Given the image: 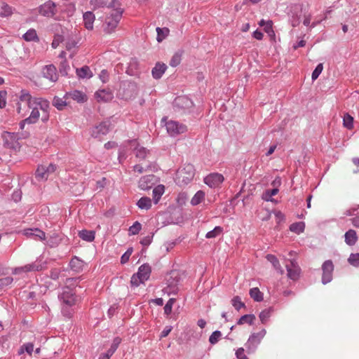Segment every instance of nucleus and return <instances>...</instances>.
Returning a JSON list of instances; mask_svg holds the SVG:
<instances>
[{
	"label": "nucleus",
	"mask_w": 359,
	"mask_h": 359,
	"mask_svg": "<svg viewBox=\"0 0 359 359\" xmlns=\"http://www.w3.org/2000/svg\"><path fill=\"white\" fill-rule=\"evenodd\" d=\"M58 299L61 303L62 314L67 318H71L75 312L76 304L80 301L79 297L72 288L65 287L58 294Z\"/></svg>",
	"instance_id": "f257e3e1"
},
{
	"label": "nucleus",
	"mask_w": 359,
	"mask_h": 359,
	"mask_svg": "<svg viewBox=\"0 0 359 359\" xmlns=\"http://www.w3.org/2000/svg\"><path fill=\"white\" fill-rule=\"evenodd\" d=\"M123 13L121 8L113 9L109 16L107 17L104 22V32L107 34L112 33L118 26Z\"/></svg>",
	"instance_id": "f03ea898"
},
{
	"label": "nucleus",
	"mask_w": 359,
	"mask_h": 359,
	"mask_svg": "<svg viewBox=\"0 0 359 359\" xmlns=\"http://www.w3.org/2000/svg\"><path fill=\"white\" fill-rule=\"evenodd\" d=\"M151 267L148 264L141 265L137 273H134L130 278V285L133 287H138L144 283L150 277Z\"/></svg>",
	"instance_id": "7ed1b4c3"
},
{
	"label": "nucleus",
	"mask_w": 359,
	"mask_h": 359,
	"mask_svg": "<svg viewBox=\"0 0 359 359\" xmlns=\"http://www.w3.org/2000/svg\"><path fill=\"white\" fill-rule=\"evenodd\" d=\"M266 334V330L263 328L259 332H253L250 335L248 339L245 344V346L248 354H252L256 352Z\"/></svg>",
	"instance_id": "20e7f679"
},
{
	"label": "nucleus",
	"mask_w": 359,
	"mask_h": 359,
	"mask_svg": "<svg viewBox=\"0 0 359 359\" xmlns=\"http://www.w3.org/2000/svg\"><path fill=\"white\" fill-rule=\"evenodd\" d=\"M37 10L39 14L43 17L51 18L55 20H59V17L57 15V4L51 0H48L40 5L37 8Z\"/></svg>",
	"instance_id": "39448f33"
},
{
	"label": "nucleus",
	"mask_w": 359,
	"mask_h": 359,
	"mask_svg": "<svg viewBox=\"0 0 359 359\" xmlns=\"http://www.w3.org/2000/svg\"><path fill=\"white\" fill-rule=\"evenodd\" d=\"M28 108L31 109L32 111L29 116L26 118L27 121H29V123L32 124L36 123L39 118V109L42 111H47V109H49L50 108V104L47 100L42 98L36 102L34 106L29 107Z\"/></svg>",
	"instance_id": "423d86ee"
},
{
	"label": "nucleus",
	"mask_w": 359,
	"mask_h": 359,
	"mask_svg": "<svg viewBox=\"0 0 359 359\" xmlns=\"http://www.w3.org/2000/svg\"><path fill=\"white\" fill-rule=\"evenodd\" d=\"M19 101L17 103L16 110L19 114H22V102L27 104V107H32L36 102L42 99L41 97H32L27 90L22 89L18 96Z\"/></svg>",
	"instance_id": "0eeeda50"
},
{
	"label": "nucleus",
	"mask_w": 359,
	"mask_h": 359,
	"mask_svg": "<svg viewBox=\"0 0 359 359\" xmlns=\"http://www.w3.org/2000/svg\"><path fill=\"white\" fill-rule=\"evenodd\" d=\"M173 106L179 112L189 113L194 107V102L187 96H179L175 99Z\"/></svg>",
	"instance_id": "6e6552de"
},
{
	"label": "nucleus",
	"mask_w": 359,
	"mask_h": 359,
	"mask_svg": "<svg viewBox=\"0 0 359 359\" xmlns=\"http://www.w3.org/2000/svg\"><path fill=\"white\" fill-rule=\"evenodd\" d=\"M168 133L171 137H175L180 134L184 133L187 130L185 125L177 121L170 120L165 123Z\"/></svg>",
	"instance_id": "1a4fd4ad"
},
{
	"label": "nucleus",
	"mask_w": 359,
	"mask_h": 359,
	"mask_svg": "<svg viewBox=\"0 0 359 359\" xmlns=\"http://www.w3.org/2000/svg\"><path fill=\"white\" fill-rule=\"evenodd\" d=\"M334 269V266L332 260L327 259L323 263L321 266L323 272L321 283L323 285H327L332 280Z\"/></svg>",
	"instance_id": "9d476101"
},
{
	"label": "nucleus",
	"mask_w": 359,
	"mask_h": 359,
	"mask_svg": "<svg viewBox=\"0 0 359 359\" xmlns=\"http://www.w3.org/2000/svg\"><path fill=\"white\" fill-rule=\"evenodd\" d=\"M285 265L287 276L290 280H297L300 277L301 268L295 259H291Z\"/></svg>",
	"instance_id": "9b49d317"
},
{
	"label": "nucleus",
	"mask_w": 359,
	"mask_h": 359,
	"mask_svg": "<svg viewBox=\"0 0 359 359\" xmlns=\"http://www.w3.org/2000/svg\"><path fill=\"white\" fill-rule=\"evenodd\" d=\"M110 130L109 121H104L90 128V136L93 138H100L106 135Z\"/></svg>",
	"instance_id": "f8f14e48"
},
{
	"label": "nucleus",
	"mask_w": 359,
	"mask_h": 359,
	"mask_svg": "<svg viewBox=\"0 0 359 359\" xmlns=\"http://www.w3.org/2000/svg\"><path fill=\"white\" fill-rule=\"evenodd\" d=\"M42 269V265L37 262L26 264L22 266L15 267L12 269V273L19 275L31 271H39Z\"/></svg>",
	"instance_id": "ddd939ff"
},
{
	"label": "nucleus",
	"mask_w": 359,
	"mask_h": 359,
	"mask_svg": "<svg viewBox=\"0 0 359 359\" xmlns=\"http://www.w3.org/2000/svg\"><path fill=\"white\" fill-rule=\"evenodd\" d=\"M156 182V177L154 175H147L140 179L138 182V187L141 190L148 191L151 189Z\"/></svg>",
	"instance_id": "4468645a"
},
{
	"label": "nucleus",
	"mask_w": 359,
	"mask_h": 359,
	"mask_svg": "<svg viewBox=\"0 0 359 359\" xmlns=\"http://www.w3.org/2000/svg\"><path fill=\"white\" fill-rule=\"evenodd\" d=\"M222 175L217 172L211 173L204 178V182L210 188L218 187L224 181Z\"/></svg>",
	"instance_id": "2eb2a0df"
},
{
	"label": "nucleus",
	"mask_w": 359,
	"mask_h": 359,
	"mask_svg": "<svg viewBox=\"0 0 359 359\" xmlns=\"http://www.w3.org/2000/svg\"><path fill=\"white\" fill-rule=\"evenodd\" d=\"M90 3L94 8L107 7L115 9L119 7V2L117 0H90Z\"/></svg>",
	"instance_id": "dca6fc26"
},
{
	"label": "nucleus",
	"mask_w": 359,
	"mask_h": 359,
	"mask_svg": "<svg viewBox=\"0 0 359 359\" xmlns=\"http://www.w3.org/2000/svg\"><path fill=\"white\" fill-rule=\"evenodd\" d=\"M4 145L8 148L15 149L18 144V135L15 133L4 132L2 134Z\"/></svg>",
	"instance_id": "f3484780"
},
{
	"label": "nucleus",
	"mask_w": 359,
	"mask_h": 359,
	"mask_svg": "<svg viewBox=\"0 0 359 359\" xmlns=\"http://www.w3.org/2000/svg\"><path fill=\"white\" fill-rule=\"evenodd\" d=\"M42 74L52 82H56L58 79L56 67L53 65H46L43 68Z\"/></svg>",
	"instance_id": "a211bd4d"
},
{
	"label": "nucleus",
	"mask_w": 359,
	"mask_h": 359,
	"mask_svg": "<svg viewBox=\"0 0 359 359\" xmlns=\"http://www.w3.org/2000/svg\"><path fill=\"white\" fill-rule=\"evenodd\" d=\"M23 234L27 238H34V240L44 241L46 239L45 232L37 228L25 229Z\"/></svg>",
	"instance_id": "6ab92c4d"
},
{
	"label": "nucleus",
	"mask_w": 359,
	"mask_h": 359,
	"mask_svg": "<svg viewBox=\"0 0 359 359\" xmlns=\"http://www.w3.org/2000/svg\"><path fill=\"white\" fill-rule=\"evenodd\" d=\"M167 69V66L164 63L157 62L151 70V74L154 79H159L162 77Z\"/></svg>",
	"instance_id": "aec40b11"
},
{
	"label": "nucleus",
	"mask_w": 359,
	"mask_h": 359,
	"mask_svg": "<svg viewBox=\"0 0 359 359\" xmlns=\"http://www.w3.org/2000/svg\"><path fill=\"white\" fill-rule=\"evenodd\" d=\"M183 173H187V176L184 177L182 181L187 184L189 183L194 176V169L192 165H187L183 169L178 171V175L182 177Z\"/></svg>",
	"instance_id": "412c9836"
},
{
	"label": "nucleus",
	"mask_w": 359,
	"mask_h": 359,
	"mask_svg": "<svg viewBox=\"0 0 359 359\" xmlns=\"http://www.w3.org/2000/svg\"><path fill=\"white\" fill-rule=\"evenodd\" d=\"M358 240L357 233L353 229L348 230L344 234V241L346 245L348 246H353L355 245Z\"/></svg>",
	"instance_id": "4be33fe9"
},
{
	"label": "nucleus",
	"mask_w": 359,
	"mask_h": 359,
	"mask_svg": "<svg viewBox=\"0 0 359 359\" xmlns=\"http://www.w3.org/2000/svg\"><path fill=\"white\" fill-rule=\"evenodd\" d=\"M95 97L98 101L108 102L113 98V95L109 90L100 89L95 92Z\"/></svg>",
	"instance_id": "5701e85b"
},
{
	"label": "nucleus",
	"mask_w": 359,
	"mask_h": 359,
	"mask_svg": "<svg viewBox=\"0 0 359 359\" xmlns=\"http://www.w3.org/2000/svg\"><path fill=\"white\" fill-rule=\"evenodd\" d=\"M70 269L76 273H79L83 271L84 266V262L76 256L72 258L69 262Z\"/></svg>",
	"instance_id": "b1692460"
},
{
	"label": "nucleus",
	"mask_w": 359,
	"mask_h": 359,
	"mask_svg": "<svg viewBox=\"0 0 359 359\" xmlns=\"http://www.w3.org/2000/svg\"><path fill=\"white\" fill-rule=\"evenodd\" d=\"M83 19L85 27L89 30L93 29V23L95 19L93 13L91 11H86L83 15Z\"/></svg>",
	"instance_id": "393cba45"
},
{
	"label": "nucleus",
	"mask_w": 359,
	"mask_h": 359,
	"mask_svg": "<svg viewBox=\"0 0 359 359\" xmlns=\"http://www.w3.org/2000/svg\"><path fill=\"white\" fill-rule=\"evenodd\" d=\"M136 205L140 210H148L152 205L151 199L147 196H142L137 201Z\"/></svg>",
	"instance_id": "a878e982"
},
{
	"label": "nucleus",
	"mask_w": 359,
	"mask_h": 359,
	"mask_svg": "<svg viewBox=\"0 0 359 359\" xmlns=\"http://www.w3.org/2000/svg\"><path fill=\"white\" fill-rule=\"evenodd\" d=\"M164 192L165 187L163 184H158L153 189L152 195L154 204H157L159 202Z\"/></svg>",
	"instance_id": "bb28decb"
},
{
	"label": "nucleus",
	"mask_w": 359,
	"mask_h": 359,
	"mask_svg": "<svg viewBox=\"0 0 359 359\" xmlns=\"http://www.w3.org/2000/svg\"><path fill=\"white\" fill-rule=\"evenodd\" d=\"M79 236L83 241L92 242L95 239V233L94 231L83 229L79 231Z\"/></svg>",
	"instance_id": "cd10ccee"
},
{
	"label": "nucleus",
	"mask_w": 359,
	"mask_h": 359,
	"mask_svg": "<svg viewBox=\"0 0 359 359\" xmlns=\"http://www.w3.org/2000/svg\"><path fill=\"white\" fill-rule=\"evenodd\" d=\"M76 72L79 79H90L93 76V74L88 66L77 68Z\"/></svg>",
	"instance_id": "c85d7f7f"
},
{
	"label": "nucleus",
	"mask_w": 359,
	"mask_h": 359,
	"mask_svg": "<svg viewBox=\"0 0 359 359\" xmlns=\"http://www.w3.org/2000/svg\"><path fill=\"white\" fill-rule=\"evenodd\" d=\"M22 39L28 42L34 41L38 42L39 38L37 35L36 31L34 29H28L23 35Z\"/></svg>",
	"instance_id": "c756f323"
},
{
	"label": "nucleus",
	"mask_w": 359,
	"mask_h": 359,
	"mask_svg": "<svg viewBox=\"0 0 359 359\" xmlns=\"http://www.w3.org/2000/svg\"><path fill=\"white\" fill-rule=\"evenodd\" d=\"M274 309L271 306L262 311L259 314V318L262 324H266L271 316Z\"/></svg>",
	"instance_id": "7c9ffc66"
},
{
	"label": "nucleus",
	"mask_w": 359,
	"mask_h": 359,
	"mask_svg": "<svg viewBox=\"0 0 359 359\" xmlns=\"http://www.w3.org/2000/svg\"><path fill=\"white\" fill-rule=\"evenodd\" d=\"M58 8L60 13H66L68 16L72 15L76 10L75 4L72 3L63 4Z\"/></svg>",
	"instance_id": "2f4dec72"
},
{
	"label": "nucleus",
	"mask_w": 359,
	"mask_h": 359,
	"mask_svg": "<svg viewBox=\"0 0 359 359\" xmlns=\"http://www.w3.org/2000/svg\"><path fill=\"white\" fill-rule=\"evenodd\" d=\"M250 297L257 302L263 301L264 294L258 287H252L249 291Z\"/></svg>",
	"instance_id": "473e14b6"
},
{
	"label": "nucleus",
	"mask_w": 359,
	"mask_h": 359,
	"mask_svg": "<svg viewBox=\"0 0 359 359\" xmlns=\"http://www.w3.org/2000/svg\"><path fill=\"white\" fill-rule=\"evenodd\" d=\"M13 13V8L4 1H0V16L8 17Z\"/></svg>",
	"instance_id": "72a5a7b5"
},
{
	"label": "nucleus",
	"mask_w": 359,
	"mask_h": 359,
	"mask_svg": "<svg viewBox=\"0 0 359 359\" xmlns=\"http://www.w3.org/2000/svg\"><path fill=\"white\" fill-rule=\"evenodd\" d=\"M69 96L78 102H84L86 100V95L80 90H73L69 93Z\"/></svg>",
	"instance_id": "f704fd0d"
},
{
	"label": "nucleus",
	"mask_w": 359,
	"mask_h": 359,
	"mask_svg": "<svg viewBox=\"0 0 359 359\" xmlns=\"http://www.w3.org/2000/svg\"><path fill=\"white\" fill-rule=\"evenodd\" d=\"M266 259L269 262H270L272 264L274 269H276L280 274H283L284 273V271L282 269L278 259L275 255H268L266 256Z\"/></svg>",
	"instance_id": "c9c22d12"
},
{
	"label": "nucleus",
	"mask_w": 359,
	"mask_h": 359,
	"mask_svg": "<svg viewBox=\"0 0 359 359\" xmlns=\"http://www.w3.org/2000/svg\"><path fill=\"white\" fill-rule=\"evenodd\" d=\"M205 192L202 190L198 191L191 200V204L196 206L200 204L205 198Z\"/></svg>",
	"instance_id": "e433bc0d"
},
{
	"label": "nucleus",
	"mask_w": 359,
	"mask_h": 359,
	"mask_svg": "<svg viewBox=\"0 0 359 359\" xmlns=\"http://www.w3.org/2000/svg\"><path fill=\"white\" fill-rule=\"evenodd\" d=\"M255 320V316L254 314H245L242 316L237 321L238 325H243L248 323L249 325H253Z\"/></svg>",
	"instance_id": "4c0bfd02"
},
{
	"label": "nucleus",
	"mask_w": 359,
	"mask_h": 359,
	"mask_svg": "<svg viewBox=\"0 0 359 359\" xmlns=\"http://www.w3.org/2000/svg\"><path fill=\"white\" fill-rule=\"evenodd\" d=\"M305 223L303 222H294L290 224V230L297 234H300L304 231Z\"/></svg>",
	"instance_id": "58836bf2"
},
{
	"label": "nucleus",
	"mask_w": 359,
	"mask_h": 359,
	"mask_svg": "<svg viewBox=\"0 0 359 359\" xmlns=\"http://www.w3.org/2000/svg\"><path fill=\"white\" fill-rule=\"evenodd\" d=\"M35 177L39 181L47 180L48 175L46 170V166L39 165L36 170Z\"/></svg>",
	"instance_id": "ea45409f"
},
{
	"label": "nucleus",
	"mask_w": 359,
	"mask_h": 359,
	"mask_svg": "<svg viewBox=\"0 0 359 359\" xmlns=\"http://www.w3.org/2000/svg\"><path fill=\"white\" fill-rule=\"evenodd\" d=\"M222 233L223 228L220 226H217L212 230L206 233L205 238L208 239L215 238L220 236Z\"/></svg>",
	"instance_id": "a19ab883"
},
{
	"label": "nucleus",
	"mask_w": 359,
	"mask_h": 359,
	"mask_svg": "<svg viewBox=\"0 0 359 359\" xmlns=\"http://www.w3.org/2000/svg\"><path fill=\"white\" fill-rule=\"evenodd\" d=\"M34 351L33 343L29 342L22 344L18 350V354L22 355L25 352L31 355Z\"/></svg>",
	"instance_id": "79ce46f5"
},
{
	"label": "nucleus",
	"mask_w": 359,
	"mask_h": 359,
	"mask_svg": "<svg viewBox=\"0 0 359 359\" xmlns=\"http://www.w3.org/2000/svg\"><path fill=\"white\" fill-rule=\"evenodd\" d=\"M134 152L137 158L143 160L147 157L149 151L145 147L137 145L135 148Z\"/></svg>",
	"instance_id": "37998d69"
},
{
	"label": "nucleus",
	"mask_w": 359,
	"mask_h": 359,
	"mask_svg": "<svg viewBox=\"0 0 359 359\" xmlns=\"http://www.w3.org/2000/svg\"><path fill=\"white\" fill-rule=\"evenodd\" d=\"M182 51L178 50L172 55L170 61V65L172 67L178 66L182 60Z\"/></svg>",
	"instance_id": "c03bdc74"
},
{
	"label": "nucleus",
	"mask_w": 359,
	"mask_h": 359,
	"mask_svg": "<svg viewBox=\"0 0 359 359\" xmlns=\"http://www.w3.org/2000/svg\"><path fill=\"white\" fill-rule=\"evenodd\" d=\"M278 191L279 190L278 188H273L271 189L266 190L262 196V199L264 200L265 201H273V199L272 197L276 195Z\"/></svg>",
	"instance_id": "a18cd8bd"
},
{
	"label": "nucleus",
	"mask_w": 359,
	"mask_h": 359,
	"mask_svg": "<svg viewBox=\"0 0 359 359\" xmlns=\"http://www.w3.org/2000/svg\"><path fill=\"white\" fill-rule=\"evenodd\" d=\"M121 342V339L120 337H115L113 339V341H112V344H111L110 348H109V350L107 351L106 353L107 355H109V356H111L117 350Z\"/></svg>",
	"instance_id": "49530a36"
},
{
	"label": "nucleus",
	"mask_w": 359,
	"mask_h": 359,
	"mask_svg": "<svg viewBox=\"0 0 359 359\" xmlns=\"http://www.w3.org/2000/svg\"><path fill=\"white\" fill-rule=\"evenodd\" d=\"M70 69V67L69 65L68 62L66 59L62 60L59 66V72L62 76H68V72Z\"/></svg>",
	"instance_id": "de8ad7c7"
},
{
	"label": "nucleus",
	"mask_w": 359,
	"mask_h": 359,
	"mask_svg": "<svg viewBox=\"0 0 359 359\" xmlns=\"http://www.w3.org/2000/svg\"><path fill=\"white\" fill-rule=\"evenodd\" d=\"M78 42L74 39H69L66 42V48L69 51H72L70 57H73L75 53V49L77 48Z\"/></svg>",
	"instance_id": "09e8293b"
},
{
	"label": "nucleus",
	"mask_w": 359,
	"mask_h": 359,
	"mask_svg": "<svg viewBox=\"0 0 359 359\" xmlns=\"http://www.w3.org/2000/svg\"><path fill=\"white\" fill-rule=\"evenodd\" d=\"M348 262L353 267L359 266V253H351L348 258Z\"/></svg>",
	"instance_id": "8fccbe9b"
},
{
	"label": "nucleus",
	"mask_w": 359,
	"mask_h": 359,
	"mask_svg": "<svg viewBox=\"0 0 359 359\" xmlns=\"http://www.w3.org/2000/svg\"><path fill=\"white\" fill-rule=\"evenodd\" d=\"M343 124L347 129L353 128V118L348 114H344L343 117Z\"/></svg>",
	"instance_id": "3c124183"
},
{
	"label": "nucleus",
	"mask_w": 359,
	"mask_h": 359,
	"mask_svg": "<svg viewBox=\"0 0 359 359\" xmlns=\"http://www.w3.org/2000/svg\"><path fill=\"white\" fill-rule=\"evenodd\" d=\"M175 301H176V299L175 298H170L166 302V304H165V306L163 308L164 314L166 316H168L171 313L172 309V306H173V304L175 302Z\"/></svg>",
	"instance_id": "603ef678"
},
{
	"label": "nucleus",
	"mask_w": 359,
	"mask_h": 359,
	"mask_svg": "<svg viewBox=\"0 0 359 359\" xmlns=\"http://www.w3.org/2000/svg\"><path fill=\"white\" fill-rule=\"evenodd\" d=\"M142 229V225L141 224L136 221L133 223V224L130 226L129 228V234L130 235H137L139 233V232Z\"/></svg>",
	"instance_id": "864d4df0"
},
{
	"label": "nucleus",
	"mask_w": 359,
	"mask_h": 359,
	"mask_svg": "<svg viewBox=\"0 0 359 359\" xmlns=\"http://www.w3.org/2000/svg\"><path fill=\"white\" fill-rule=\"evenodd\" d=\"M13 282V278L11 276H6L0 278V289H4L10 286Z\"/></svg>",
	"instance_id": "5fc2aeb1"
},
{
	"label": "nucleus",
	"mask_w": 359,
	"mask_h": 359,
	"mask_svg": "<svg viewBox=\"0 0 359 359\" xmlns=\"http://www.w3.org/2000/svg\"><path fill=\"white\" fill-rule=\"evenodd\" d=\"M231 304L237 311H239L241 308L245 306V304L238 296H236L232 299Z\"/></svg>",
	"instance_id": "6e6d98bb"
},
{
	"label": "nucleus",
	"mask_w": 359,
	"mask_h": 359,
	"mask_svg": "<svg viewBox=\"0 0 359 359\" xmlns=\"http://www.w3.org/2000/svg\"><path fill=\"white\" fill-rule=\"evenodd\" d=\"M53 105L58 110H62L66 106V102L62 98L55 97L53 100Z\"/></svg>",
	"instance_id": "4d7b16f0"
},
{
	"label": "nucleus",
	"mask_w": 359,
	"mask_h": 359,
	"mask_svg": "<svg viewBox=\"0 0 359 359\" xmlns=\"http://www.w3.org/2000/svg\"><path fill=\"white\" fill-rule=\"evenodd\" d=\"M323 69V64L322 63H319L316 67V68L314 69V70L312 72V74H311V79H312V81H315V80H316L318 78L320 74L322 73Z\"/></svg>",
	"instance_id": "13d9d810"
},
{
	"label": "nucleus",
	"mask_w": 359,
	"mask_h": 359,
	"mask_svg": "<svg viewBox=\"0 0 359 359\" xmlns=\"http://www.w3.org/2000/svg\"><path fill=\"white\" fill-rule=\"evenodd\" d=\"M222 333L219 330L214 331L209 337V342L211 344H215L219 341V339L221 337Z\"/></svg>",
	"instance_id": "bf43d9fd"
},
{
	"label": "nucleus",
	"mask_w": 359,
	"mask_h": 359,
	"mask_svg": "<svg viewBox=\"0 0 359 359\" xmlns=\"http://www.w3.org/2000/svg\"><path fill=\"white\" fill-rule=\"evenodd\" d=\"M263 27L265 32H266L269 36L275 35L273 29V22L271 20H267L266 24Z\"/></svg>",
	"instance_id": "052dcab7"
},
{
	"label": "nucleus",
	"mask_w": 359,
	"mask_h": 359,
	"mask_svg": "<svg viewBox=\"0 0 359 359\" xmlns=\"http://www.w3.org/2000/svg\"><path fill=\"white\" fill-rule=\"evenodd\" d=\"M153 237H154V234L153 233L149 234V235L143 237L141 239L140 243L143 246L147 247V246H149L151 243L152 240H153Z\"/></svg>",
	"instance_id": "680f3d73"
},
{
	"label": "nucleus",
	"mask_w": 359,
	"mask_h": 359,
	"mask_svg": "<svg viewBox=\"0 0 359 359\" xmlns=\"http://www.w3.org/2000/svg\"><path fill=\"white\" fill-rule=\"evenodd\" d=\"M133 252V248H128L126 252L121 257V263L126 264L130 259V257Z\"/></svg>",
	"instance_id": "e2e57ef3"
},
{
	"label": "nucleus",
	"mask_w": 359,
	"mask_h": 359,
	"mask_svg": "<svg viewBox=\"0 0 359 359\" xmlns=\"http://www.w3.org/2000/svg\"><path fill=\"white\" fill-rule=\"evenodd\" d=\"M237 359H249L248 357L245 354V350L243 348H238L235 353Z\"/></svg>",
	"instance_id": "0e129e2a"
},
{
	"label": "nucleus",
	"mask_w": 359,
	"mask_h": 359,
	"mask_svg": "<svg viewBox=\"0 0 359 359\" xmlns=\"http://www.w3.org/2000/svg\"><path fill=\"white\" fill-rule=\"evenodd\" d=\"M359 209V205H358L357 208H350L348 210H346L344 212V215L345 216H352V217H354L356 213L358 212V210Z\"/></svg>",
	"instance_id": "69168bd1"
},
{
	"label": "nucleus",
	"mask_w": 359,
	"mask_h": 359,
	"mask_svg": "<svg viewBox=\"0 0 359 359\" xmlns=\"http://www.w3.org/2000/svg\"><path fill=\"white\" fill-rule=\"evenodd\" d=\"M100 79L102 83H106L109 79V74L106 69H102L99 74Z\"/></svg>",
	"instance_id": "338daca9"
},
{
	"label": "nucleus",
	"mask_w": 359,
	"mask_h": 359,
	"mask_svg": "<svg viewBox=\"0 0 359 359\" xmlns=\"http://www.w3.org/2000/svg\"><path fill=\"white\" fill-rule=\"evenodd\" d=\"M351 222L353 226L355 228H359V213L357 212L356 215L353 217L351 219Z\"/></svg>",
	"instance_id": "774afa93"
}]
</instances>
